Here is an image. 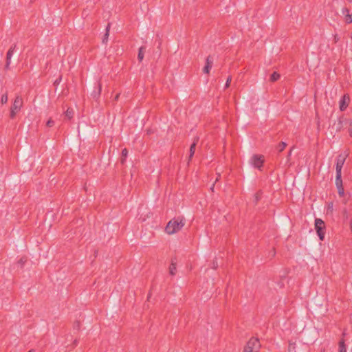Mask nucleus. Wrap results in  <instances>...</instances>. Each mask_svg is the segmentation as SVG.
<instances>
[{"mask_svg": "<svg viewBox=\"0 0 352 352\" xmlns=\"http://www.w3.org/2000/svg\"><path fill=\"white\" fill-rule=\"evenodd\" d=\"M185 225V219L183 217L173 218L168 221L165 232L168 234H173L180 231Z\"/></svg>", "mask_w": 352, "mask_h": 352, "instance_id": "obj_1", "label": "nucleus"}, {"mask_svg": "<svg viewBox=\"0 0 352 352\" xmlns=\"http://www.w3.org/2000/svg\"><path fill=\"white\" fill-rule=\"evenodd\" d=\"M23 104V100L21 96H16L13 104L10 108V117L13 119L15 118L16 113L21 110Z\"/></svg>", "mask_w": 352, "mask_h": 352, "instance_id": "obj_2", "label": "nucleus"}, {"mask_svg": "<svg viewBox=\"0 0 352 352\" xmlns=\"http://www.w3.org/2000/svg\"><path fill=\"white\" fill-rule=\"evenodd\" d=\"M261 347L259 340L251 338L244 347L243 352H258Z\"/></svg>", "mask_w": 352, "mask_h": 352, "instance_id": "obj_3", "label": "nucleus"}, {"mask_svg": "<svg viewBox=\"0 0 352 352\" xmlns=\"http://www.w3.org/2000/svg\"><path fill=\"white\" fill-rule=\"evenodd\" d=\"M315 229L320 240L323 241L325 234V223L321 219H315Z\"/></svg>", "mask_w": 352, "mask_h": 352, "instance_id": "obj_4", "label": "nucleus"}, {"mask_svg": "<svg viewBox=\"0 0 352 352\" xmlns=\"http://www.w3.org/2000/svg\"><path fill=\"white\" fill-rule=\"evenodd\" d=\"M347 157H348L347 153H340L337 157L336 166V173L342 172V168L343 167V165H344Z\"/></svg>", "mask_w": 352, "mask_h": 352, "instance_id": "obj_5", "label": "nucleus"}, {"mask_svg": "<svg viewBox=\"0 0 352 352\" xmlns=\"http://www.w3.org/2000/svg\"><path fill=\"white\" fill-rule=\"evenodd\" d=\"M264 160L262 155H254L251 158V163L255 168H260Z\"/></svg>", "mask_w": 352, "mask_h": 352, "instance_id": "obj_6", "label": "nucleus"}, {"mask_svg": "<svg viewBox=\"0 0 352 352\" xmlns=\"http://www.w3.org/2000/svg\"><path fill=\"white\" fill-rule=\"evenodd\" d=\"M349 100H350V98L348 95H344L342 96V98L340 100V111H343L347 108V107L349 105Z\"/></svg>", "mask_w": 352, "mask_h": 352, "instance_id": "obj_7", "label": "nucleus"}, {"mask_svg": "<svg viewBox=\"0 0 352 352\" xmlns=\"http://www.w3.org/2000/svg\"><path fill=\"white\" fill-rule=\"evenodd\" d=\"M212 63H213V58L210 56H208L206 60V65L203 69L204 73L208 74L210 72V70L212 66Z\"/></svg>", "mask_w": 352, "mask_h": 352, "instance_id": "obj_8", "label": "nucleus"}, {"mask_svg": "<svg viewBox=\"0 0 352 352\" xmlns=\"http://www.w3.org/2000/svg\"><path fill=\"white\" fill-rule=\"evenodd\" d=\"M198 141H199V138L196 137L194 139V141H193L192 144L190 145V155H189V159H188L189 161L191 160L192 157H193V155L195 154L196 146H197V144Z\"/></svg>", "mask_w": 352, "mask_h": 352, "instance_id": "obj_9", "label": "nucleus"}, {"mask_svg": "<svg viewBox=\"0 0 352 352\" xmlns=\"http://www.w3.org/2000/svg\"><path fill=\"white\" fill-rule=\"evenodd\" d=\"M101 90L102 85L100 82H98L97 85V89L94 90L91 94L92 97L95 99H98L100 96Z\"/></svg>", "mask_w": 352, "mask_h": 352, "instance_id": "obj_10", "label": "nucleus"}, {"mask_svg": "<svg viewBox=\"0 0 352 352\" xmlns=\"http://www.w3.org/2000/svg\"><path fill=\"white\" fill-rule=\"evenodd\" d=\"M110 28H111V23H108L107 27H106V29H105V34H104L103 36V38L102 39V43L103 44H107V42H108V38H109V31H110Z\"/></svg>", "mask_w": 352, "mask_h": 352, "instance_id": "obj_11", "label": "nucleus"}, {"mask_svg": "<svg viewBox=\"0 0 352 352\" xmlns=\"http://www.w3.org/2000/svg\"><path fill=\"white\" fill-rule=\"evenodd\" d=\"M349 9H347V8L342 9V13L346 14V16H345L346 22L348 23H352V14H349Z\"/></svg>", "mask_w": 352, "mask_h": 352, "instance_id": "obj_12", "label": "nucleus"}, {"mask_svg": "<svg viewBox=\"0 0 352 352\" xmlns=\"http://www.w3.org/2000/svg\"><path fill=\"white\" fill-rule=\"evenodd\" d=\"M146 51V47L144 46H142L139 48L138 50V59L140 62L142 61L144 56V52Z\"/></svg>", "mask_w": 352, "mask_h": 352, "instance_id": "obj_13", "label": "nucleus"}, {"mask_svg": "<svg viewBox=\"0 0 352 352\" xmlns=\"http://www.w3.org/2000/svg\"><path fill=\"white\" fill-rule=\"evenodd\" d=\"M341 175V173H336V185L337 188L342 186V180Z\"/></svg>", "mask_w": 352, "mask_h": 352, "instance_id": "obj_14", "label": "nucleus"}, {"mask_svg": "<svg viewBox=\"0 0 352 352\" xmlns=\"http://www.w3.org/2000/svg\"><path fill=\"white\" fill-rule=\"evenodd\" d=\"M16 47V44H14L12 46H11V47L9 49V50L7 52V54H6V57H7V59H11L12 58V56L14 53V51L15 50Z\"/></svg>", "mask_w": 352, "mask_h": 352, "instance_id": "obj_15", "label": "nucleus"}, {"mask_svg": "<svg viewBox=\"0 0 352 352\" xmlns=\"http://www.w3.org/2000/svg\"><path fill=\"white\" fill-rule=\"evenodd\" d=\"M345 119H339L337 124H335L336 125V131H340L343 125L344 124Z\"/></svg>", "mask_w": 352, "mask_h": 352, "instance_id": "obj_16", "label": "nucleus"}, {"mask_svg": "<svg viewBox=\"0 0 352 352\" xmlns=\"http://www.w3.org/2000/svg\"><path fill=\"white\" fill-rule=\"evenodd\" d=\"M339 352H346V348L343 340L339 342Z\"/></svg>", "mask_w": 352, "mask_h": 352, "instance_id": "obj_17", "label": "nucleus"}, {"mask_svg": "<svg viewBox=\"0 0 352 352\" xmlns=\"http://www.w3.org/2000/svg\"><path fill=\"white\" fill-rule=\"evenodd\" d=\"M280 78V74L277 73L276 72H274L270 76V81L271 82H275L278 80Z\"/></svg>", "mask_w": 352, "mask_h": 352, "instance_id": "obj_18", "label": "nucleus"}, {"mask_svg": "<svg viewBox=\"0 0 352 352\" xmlns=\"http://www.w3.org/2000/svg\"><path fill=\"white\" fill-rule=\"evenodd\" d=\"M176 265L173 262L171 263L169 267V273L170 275H175L176 273Z\"/></svg>", "mask_w": 352, "mask_h": 352, "instance_id": "obj_19", "label": "nucleus"}, {"mask_svg": "<svg viewBox=\"0 0 352 352\" xmlns=\"http://www.w3.org/2000/svg\"><path fill=\"white\" fill-rule=\"evenodd\" d=\"M127 155H128L127 149L124 148L122 151V157H121V160H120L122 164H124L125 162L126 157H127Z\"/></svg>", "mask_w": 352, "mask_h": 352, "instance_id": "obj_20", "label": "nucleus"}, {"mask_svg": "<svg viewBox=\"0 0 352 352\" xmlns=\"http://www.w3.org/2000/svg\"><path fill=\"white\" fill-rule=\"evenodd\" d=\"M344 125H349V133L350 136H352V121L351 120H345Z\"/></svg>", "mask_w": 352, "mask_h": 352, "instance_id": "obj_21", "label": "nucleus"}, {"mask_svg": "<svg viewBox=\"0 0 352 352\" xmlns=\"http://www.w3.org/2000/svg\"><path fill=\"white\" fill-rule=\"evenodd\" d=\"M286 146L287 144L285 142H281L277 146L276 149L278 150V152H282L285 149Z\"/></svg>", "mask_w": 352, "mask_h": 352, "instance_id": "obj_22", "label": "nucleus"}, {"mask_svg": "<svg viewBox=\"0 0 352 352\" xmlns=\"http://www.w3.org/2000/svg\"><path fill=\"white\" fill-rule=\"evenodd\" d=\"M288 351H289V352H297L296 351V343L295 342H289V346H288Z\"/></svg>", "mask_w": 352, "mask_h": 352, "instance_id": "obj_23", "label": "nucleus"}, {"mask_svg": "<svg viewBox=\"0 0 352 352\" xmlns=\"http://www.w3.org/2000/svg\"><path fill=\"white\" fill-rule=\"evenodd\" d=\"M74 111L72 109L68 108L65 111V116L69 119H71L73 117Z\"/></svg>", "mask_w": 352, "mask_h": 352, "instance_id": "obj_24", "label": "nucleus"}, {"mask_svg": "<svg viewBox=\"0 0 352 352\" xmlns=\"http://www.w3.org/2000/svg\"><path fill=\"white\" fill-rule=\"evenodd\" d=\"M8 94L6 93L2 95L1 96V102L3 104H6L8 102Z\"/></svg>", "mask_w": 352, "mask_h": 352, "instance_id": "obj_25", "label": "nucleus"}, {"mask_svg": "<svg viewBox=\"0 0 352 352\" xmlns=\"http://www.w3.org/2000/svg\"><path fill=\"white\" fill-rule=\"evenodd\" d=\"M232 81V76H230L228 77L227 80H226V82L225 84V89L229 87L230 85V82Z\"/></svg>", "mask_w": 352, "mask_h": 352, "instance_id": "obj_26", "label": "nucleus"}, {"mask_svg": "<svg viewBox=\"0 0 352 352\" xmlns=\"http://www.w3.org/2000/svg\"><path fill=\"white\" fill-rule=\"evenodd\" d=\"M337 188H338V192L339 195L342 197L344 195V190L343 186L338 187Z\"/></svg>", "mask_w": 352, "mask_h": 352, "instance_id": "obj_27", "label": "nucleus"}, {"mask_svg": "<svg viewBox=\"0 0 352 352\" xmlns=\"http://www.w3.org/2000/svg\"><path fill=\"white\" fill-rule=\"evenodd\" d=\"M26 261H27V258L25 257H22L19 259V261H18V263L19 265H21V266L22 267L25 263Z\"/></svg>", "mask_w": 352, "mask_h": 352, "instance_id": "obj_28", "label": "nucleus"}, {"mask_svg": "<svg viewBox=\"0 0 352 352\" xmlns=\"http://www.w3.org/2000/svg\"><path fill=\"white\" fill-rule=\"evenodd\" d=\"M47 126L52 127L54 125V121L52 119H49L46 123Z\"/></svg>", "mask_w": 352, "mask_h": 352, "instance_id": "obj_29", "label": "nucleus"}, {"mask_svg": "<svg viewBox=\"0 0 352 352\" xmlns=\"http://www.w3.org/2000/svg\"><path fill=\"white\" fill-rule=\"evenodd\" d=\"M11 63V59H7L6 58V69H9L10 65Z\"/></svg>", "mask_w": 352, "mask_h": 352, "instance_id": "obj_30", "label": "nucleus"}, {"mask_svg": "<svg viewBox=\"0 0 352 352\" xmlns=\"http://www.w3.org/2000/svg\"><path fill=\"white\" fill-rule=\"evenodd\" d=\"M218 267V263L217 261H214L213 263H212V268L213 269H217Z\"/></svg>", "mask_w": 352, "mask_h": 352, "instance_id": "obj_31", "label": "nucleus"}, {"mask_svg": "<svg viewBox=\"0 0 352 352\" xmlns=\"http://www.w3.org/2000/svg\"><path fill=\"white\" fill-rule=\"evenodd\" d=\"M73 344H74V346H77V344H78V340L76 339V340L74 341Z\"/></svg>", "mask_w": 352, "mask_h": 352, "instance_id": "obj_32", "label": "nucleus"}, {"mask_svg": "<svg viewBox=\"0 0 352 352\" xmlns=\"http://www.w3.org/2000/svg\"><path fill=\"white\" fill-rule=\"evenodd\" d=\"M119 96H120V94H116V96H115V99L114 100H118V98H119Z\"/></svg>", "mask_w": 352, "mask_h": 352, "instance_id": "obj_33", "label": "nucleus"}, {"mask_svg": "<svg viewBox=\"0 0 352 352\" xmlns=\"http://www.w3.org/2000/svg\"><path fill=\"white\" fill-rule=\"evenodd\" d=\"M60 80H61V78H60L59 80H58V79L56 80V81L54 82V84H58L60 82Z\"/></svg>", "mask_w": 352, "mask_h": 352, "instance_id": "obj_34", "label": "nucleus"}, {"mask_svg": "<svg viewBox=\"0 0 352 352\" xmlns=\"http://www.w3.org/2000/svg\"><path fill=\"white\" fill-rule=\"evenodd\" d=\"M76 327L79 329L80 328V323L78 322H76Z\"/></svg>", "mask_w": 352, "mask_h": 352, "instance_id": "obj_35", "label": "nucleus"}, {"mask_svg": "<svg viewBox=\"0 0 352 352\" xmlns=\"http://www.w3.org/2000/svg\"><path fill=\"white\" fill-rule=\"evenodd\" d=\"M292 149H291V150L289 151V153H288V155H287V157H289L291 156V155H292Z\"/></svg>", "mask_w": 352, "mask_h": 352, "instance_id": "obj_36", "label": "nucleus"}, {"mask_svg": "<svg viewBox=\"0 0 352 352\" xmlns=\"http://www.w3.org/2000/svg\"><path fill=\"white\" fill-rule=\"evenodd\" d=\"M275 254H276L275 250H273L272 251V256H274L275 255Z\"/></svg>", "mask_w": 352, "mask_h": 352, "instance_id": "obj_37", "label": "nucleus"}, {"mask_svg": "<svg viewBox=\"0 0 352 352\" xmlns=\"http://www.w3.org/2000/svg\"><path fill=\"white\" fill-rule=\"evenodd\" d=\"M214 184L212 185V186L211 187V190H214Z\"/></svg>", "mask_w": 352, "mask_h": 352, "instance_id": "obj_38", "label": "nucleus"}, {"mask_svg": "<svg viewBox=\"0 0 352 352\" xmlns=\"http://www.w3.org/2000/svg\"><path fill=\"white\" fill-rule=\"evenodd\" d=\"M28 352H34V351L33 349H31V350L28 351Z\"/></svg>", "mask_w": 352, "mask_h": 352, "instance_id": "obj_39", "label": "nucleus"}, {"mask_svg": "<svg viewBox=\"0 0 352 352\" xmlns=\"http://www.w3.org/2000/svg\"><path fill=\"white\" fill-rule=\"evenodd\" d=\"M219 177H220V175H218V177H217L216 181H217L219 179Z\"/></svg>", "mask_w": 352, "mask_h": 352, "instance_id": "obj_40", "label": "nucleus"}, {"mask_svg": "<svg viewBox=\"0 0 352 352\" xmlns=\"http://www.w3.org/2000/svg\"><path fill=\"white\" fill-rule=\"evenodd\" d=\"M219 177H220V175H218V177H217L216 181H217L219 179Z\"/></svg>", "mask_w": 352, "mask_h": 352, "instance_id": "obj_41", "label": "nucleus"}, {"mask_svg": "<svg viewBox=\"0 0 352 352\" xmlns=\"http://www.w3.org/2000/svg\"><path fill=\"white\" fill-rule=\"evenodd\" d=\"M321 352H324V349L322 350Z\"/></svg>", "mask_w": 352, "mask_h": 352, "instance_id": "obj_42", "label": "nucleus"}, {"mask_svg": "<svg viewBox=\"0 0 352 352\" xmlns=\"http://www.w3.org/2000/svg\"><path fill=\"white\" fill-rule=\"evenodd\" d=\"M349 2H352V0H348Z\"/></svg>", "mask_w": 352, "mask_h": 352, "instance_id": "obj_43", "label": "nucleus"}]
</instances>
